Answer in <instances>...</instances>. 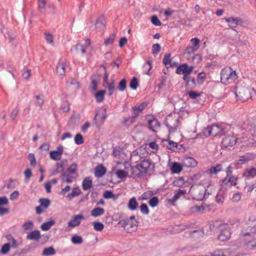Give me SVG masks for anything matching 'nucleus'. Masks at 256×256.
Here are the masks:
<instances>
[{
	"label": "nucleus",
	"instance_id": "nucleus-49",
	"mask_svg": "<svg viewBox=\"0 0 256 256\" xmlns=\"http://www.w3.org/2000/svg\"><path fill=\"white\" fill-rule=\"evenodd\" d=\"M170 54H166L163 59V63L166 68H169V65L170 64Z\"/></svg>",
	"mask_w": 256,
	"mask_h": 256
},
{
	"label": "nucleus",
	"instance_id": "nucleus-26",
	"mask_svg": "<svg viewBox=\"0 0 256 256\" xmlns=\"http://www.w3.org/2000/svg\"><path fill=\"white\" fill-rule=\"evenodd\" d=\"M72 178V174L68 173V172H65L62 174L61 179L62 182L71 183Z\"/></svg>",
	"mask_w": 256,
	"mask_h": 256
},
{
	"label": "nucleus",
	"instance_id": "nucleus-43",
	"mask_svg": "<svg viewBox=\"0 0 256 256\" xmlns=\"http://www.w3.org/2000/svg\"><path fill=\"white\" fill-rule=\"evenodd\" d=\"M72 242L74 244H80L83 242L82 238L78 235L74 236L71 239Z\"/></svg>",
	"mask_w": 256,
	"mask_h": 256
},
{
	"label": "nucleus",
	"instance_id": "nucleus-20",
	"mask_svg": "<svg viewBox=\"0 0 256 256\" xmlns=\"http://www.w3.org/2000/svg\"><path fill=\"white\" fill-rule=\"evenodd\" d=\"M256 176V168H246L243 173V176L246 178H254Z\"/></svg>",
	"mask_w": 256,
	"mask_h": 256
},
{
	"label": "nucleus",
	"instance_id": "nucleus-14",
	"mask_svg": "<svg viewBox=\"0 0 256 256\" xmlns=\"http://www.w3.org/2000/svg\"><path fill=\"white\" fill-rule=\"evenodd\" d=\"M230 234L229 226L226 229H221L220 234L218 236V238L219 240L222 242L227 240L230 238Z\"/></svg>",
	"mask_w": 256,
	"mask_h": 256
},
{
	"label": "nucleus",
	"instance_id": "nucleus-55",
	"mask_svg": "<svg viewBox=\"0 0 256 256\" xmlns=\"http://www.w3.org/2000/svg\"><path fill=\"white\" fill-rule=\"evenodd\" d=\"M129 224H130V228H126V230L128 232H130L134 231V230L136 229L138 226V222L136 220H134V222H132L130 224V223Z\"/></svg>",
	"mask_w": 256,
	"mask_h": 256
},
{
	"label": "nucleus",
	"instance_id": "nucleus-41",
	"mask_svg": "<svg viewBox=\"0 0 256 256\" xmlns=\"http://www.w3.org/2000/svg\"><path fill=\"white\" fill-rule=\"evenodd\" d=\"M140 112L136 110V108L134 107L133 108V116L132 118H128L127 119H126V123H128L129 121H130V122H132L134 120V118L138 117L140 115Z\"/></svg>",
	"mask_w": 256,
	"mask_h": 256
},
{
	"label": "nucleus",
	"instance_id": "nucleus-12",
	"mask_svg": "<svg viewBox=\"0 0 256 256\" xmlns=\"http://www.w3.org/2000/svg\"><path fill=\"white\" fill-rule=\"evenodd\" d=\"M228 226V224L224 222L223 220H217L213 222L212 226H211V228L213 230H221V229H226Z\"/></svg>",
	"mask_w": 256,
	"mask_h": 256
},
{
	"label": "nucleus",
	"instance_id": "nucleus-64",
	"mask_svg": "<svg viewBox=\"0 0 256 256\" xmlns=\"http://www.w3.org/2000/svg\"><path fill=\"white\" fill-rule=\"evenodd\" d=\"M151 20L152 23L155 26H159L161 25V22L156 16H152Z\"/></svg>",
	"mask_w": 256,
	"mask_h": 256
},
{
	"label": "nucleus",
	"instance_id": "nucleus-8",
	"mask_svg": "<svg viewBox=\"0 0 256 256\" xmlns=\"http://www.w3.org/2000/svg\"><path fill=\"white\" fill-rule=\"evenodd\" d=\"M152 165V163L149 160H144L136 166V169L142 174L147 172L148 168Z\"/></svg>",
	"mask_w": 256,
	"mask_h": 256
},
{
	"label": "nucleus",
	"instance_id": "nucleus-62",
	"mask_svg": "<svg viewBox=\"0 0 256 256\" xmlns=\"http://www.w3.org/2000/svg\"><path fill=\"white\" fill-rule=\"evenodd\" d=\"M160 46L158 44H154L152 46V52L154 54H156L160 50Z\"/></svg>",
	"mask_w": 256,
	"mask_h": 256
},
{
	"label": "nucleus",
	"instance_id": "nucleus-19",
	"mask_svg": "<svg viewBox=\"0 0 256 256\" xmlns=\"http://www.w3.org/2000/svg\"><path fill=\"white\" fill-rule=\"evenodd\" d=\"M225 20L229 23V26L231 28H236V26L238 24H240L242 23V20L238 18H234L233 17L226 18Z\"/></svg>",
	"mask_w": 256,
	"mask_h": 256
},
{
	"label": "nucleus",
	"instance_id": "nucleus-2",
	"mask_svg": "<svg viewBox=\"0 0 256 256\" xmlns=\"http://www.w3.org/2000/svg\"><path fill=\"white\" fill-rule=\"evenodd\" d=\"M212 186L206 188L202 185L192 186L190 188V192L194 199L196 200H202L206 196V192Z\"/></svg>",
	"mask_w": 256,
	"mask_h": 256
},
{
	"label": "nucleus",
	"instance_id": "nucleus-38",
	"mask_svg": "<svg viewBox=\"0 0 256 256\" xmlns=\"http://www.w3.org/2000/svg\"><path fill=\"white\" fill-rule=\"evenodd\" d=\"M55 254L56 250L52 246H50L48 248H45L42 252V254L43 256H49L54 255Z\"/></svg>",
	"mask_w": 256,
	"mask_h": 256
},
{
	"label": "nucleus",
	"instance_id": "nucleus-27",
	"mask_svg": "<svg viewBox=\"0 0 256 256\" xmlns=\"http://www.w3.org/2000/svg\"><path fill=\"white\" fill-rule=\"evenodd\" d=\"M138 203L135 197L131 198L128 203V207L131 210H134L137 209Z\"/></svg>",
	"mask_w": 256,
	"mask_h": 256
},
{
	"label": "nucleus",
	"instance_id": "nucleus-32",
	"mask_svg": "<svg viewBox=\"0 0 256 256\" xmlns=\"http://www.w3.org/2000/svg\"><path fill=\"white\" fill-rule=\"evenodd\" d=\"M44 36L48 44L52 46H54V36L52 34L46 32L44 33Z\"/></svg>",
	"mask_w": 256,
	"mask_h": 256
},
{
	"label": "nucleus",
	"instance_id": "nucleus-47",
	"mask_svg": "<svg viewBox=\"0 0 256 256\" xmlns=\"http://www.w3.org/2000/svg\"><path fill=\"white\" fill-rule=\"evenodd\" d=\"M138 86V83L137 78L134 77L130 80V86L132 90H136Z\"/></svg>",
	"mask_w": 256,
	"mask_h": 256
},
{
	"label": "nucleus",
	"instance_id": "nucleus-58",
	"mask_svg": "<svg viewBox=\"0 0 256 256\" xmlns=\"http://www.w3.org/2000/svg\"><path fill=\"white\" fill-rule=\"evenodd\" d=\"M77 171V166L76 164H72L68 168L66 172H68V173L72 174H74Z\"/></svg>",
	"mask_w": 256,
	"mask_h": 256
},
{
	"label": "nucleus",
	"instance_id": "nucleus-45",
	"mask_svg": "<svg viewBox=\"0 0 256 256\" xmlns=\"http://www.w3.org/2000/svg\"><path fill=\"white\" fill-rule=\"evenodd\" d=\"M94 229L96 231H102L104 228V225L102 223L94 222L92 223Z\"/></svg>",
	"mask_w": 256,
	"mask_h": 256
},
{
	"label": "nucleus",
	"instance_id": "nucleus-11",
	"mask_svg": "<svg viewBox=\"0 0 256 256\" xmlns=\"http://www.w3.org/2000/svg\"><path fill=\"white\" fill-rule=\"evenodd\" d=\"M84 218V216L79 214L74 216L71 220L68 222V226L74 228L80 225L81 220Z\"/></svg>",
	"mask_w": 256,
	"mask_h": 256
},
{
	"label": "nucleus",
	"instance_id": "nucleus-31",
	"mask_svg": "<svg viewBox=\"0 0 256 256\" xmlns=\"http://www.w3.org/2000/svg\"><path fill=\"white\" fill-rule=\"evenodd\" d=\"M94 24L95 30L97 31H101L104 27V24L103 20L102 18H98Z\"/></svg>",
	"mask_w": 256,
	"mask_h": 256
},
{
	"label": "nucleus",
	"instance_id": "nucleus-57",
	"mask_svg": "<svg viewBox=\"0 0 256 256\" xmlns=\"http://www.w3.org/2000/svg\"><path fill=\"white\" fill-rule=\"evenodd\" d=\"M140 208L142 214H149V209L146 204H142Z\"/></svg>",
	"mask_w": 256,
	"mask_h": 256
},
{
	"label": "nucleus",
	"instance_id": "nucleus-40",
	"mask_svg": "<svg viewBox=\"0 0 256 256\" xmlns=\"http://www.w3.org/2000/svg\"><path fill=\"white\" fill-rule=\"evenodd\" d=\"M152 68V62L148 60L144 64L142 67L143 72L144 74H148Z\"/></svg>",
	"mask_w": 256,
	"mask_h": 256
},
{
	"label": "nucleus",
	"instance_id": "nucleus-61",
	"mask_svg": "<svg viewBox=\"0 0 256 256\" xmlns=\"http://www.w3.org/2000/svg\"><path fill=\"white\" fill-rule=\"evenodd\" d=\"M86 48L84 45L78 44L76 46V49L78 52H81L82 54H85L86 51Z\"/></svg>",
	"mask_w": 256,
	"mask_h": 256
},
{
	"label": "nucleus",
	"instance_id": "nucleus-37",
	"mask_svg": "<svg viewBox=\"0 0 256 256\" xmlns=\"http://www.w3.org/2000/svg\"><path fill=\"white\" fill-rule=\"evenodd\" d=\"M182 170V166L177 162H174L171 167V170L174 174H179Z\"/></svg>",
	"mask_w": 256,
	"mask_h": 256
},
{
	"label": "nucleus",
	"instance_id": "nucleus-52",
	"mask_svg": "<svg viewBox=\"0 0 256 256\" xmlns=\"http://www.w3.org/2000/svg\"><path fill=\"white\" fill-rule=\"evenodd\" d=\"M61 110L64 112H68L70 110V104L66 100L64 101L61 105Z\"/></svg>",
	"mask_w": 256,
	"mask_h": 256
},
{
	"label": "nucleus",
	"instance_id": "nucleus-23",
	"mask_svg": "<svg viewBox=\"0 0 256 256\" xmlns=\"http://www.w3.org/2000/svg\"><path fill=\"white\" fill-rule=\"evenodd\" d=\"M34 104L38 106L41 107L44 102V94H40L35 95L34 96Z\"/></svg>",
	"mask_w": 256,
	"mask_h": 256
},
{
	"label": "nucleus",
	"instance_id": "nucleus-13",
	"mask_svg": "<svg viewBox=\"0 0 256 256\" xmlns=\"http://www.w3.org/2000/svg\"><path fill=\"white\" fill-rule=\"evenodd\" d=\"M160 124L158 120L155 118H152L148 120V128L154 132H156L160 128Z\"/></svg>",
	"mask_w": 256,
	"mask_h": 256
},
{
	"label": "nucleus",
	"instance_id": "nucleus-63",
	"mask_svg": "<svg viewBox=\"0 0 256 256\" xmlns=\"http://www.w3.org/2000/svg\"><path fill=\"white\" fill-rule=\"evenodd\" d=\"M198 49L194 47L193 46H188L184 50L185 54H191L194 52L196 51Z\"/></svg>",
	"mask_w": 256,
	"mask_h": 256
},
{
	"label": "nucleus",
	"instance_id": "nucleus-36",
	"mask_svg": "<svg viewBox=\"0 0 256 256\" xmlns=\"http://www.w3.org/2000/svg\"><path fill=\"white\" fill-rule=\"evenodd\" d=\"M54 224L55 222L53 220L45 222L41 225L40 228L44 231L48 230Z\"/></svg>",
	"mask_w": 256,
	"mask_h": 256
},
{
	"label": "nucleus",
	"instance_id": "nucleus-16",
	"mask_svg": "<svg viewBox=\"0 0 256 256\" xmlns=\"http://www.w3.org/2000/svg\"><path fill=\"white\" fill-rule=\"evenodd\" d=\"M253 158L254 156L252 154H246L244 156H240L239 159L236 160V164L238 165L246 164Z\"/></svg>",
	"mask_w": 256,
	"mask_h": 256
},
{
	"label": "nucleus",
	"instance_id": "nucleus-6",
	"mask_svg": "<svg viewBox=\"0 0 256 256\" xmlns=\"http://www.w3.org/2000/svg\"><path fill=\"white\" fill-rule=\"evenodd\" d=\"M38 202L40 205L36 208V212L38 214H40L44 210L47 209L50 204L48 198H41L39 199Z\"/></svg>",
	"mask_w": 256,
	"mask_h": 256
},
{
	"label": "nucleus",
	"instance_id": "nucleus-50",
	"mask_svg": "<svg viewBox=\"0 0 256 256\" xmlns=\"http://www.w3.org/2000/svg\"><path fill=\"white\" fill-rule=\"evenodd\" d=\"M106 84L107 85L106 86L108 87V88L109 94L110 96L112 95L115 90L114 82L113 81L111 83H110V84L108 83V84Z\"/></svg>",
	"mask_w": 256,
	"mask_h": 256
},
{
	"label": "nucleus",
	"instance_id": "nucleus-34",
	"mask_svg": "<svg viewBox=\"0 0 256 256\" xmlns=\"http://www.w3.org/2000/svg\"><path fill=\"white\" fill-rule=\"evenodd\" d=\"M116 35V32H113L112 34H110L109 37L104 39V44L106 46L112 44L114 41Z\"/></svg>",
	"mask_w": 256,
	"mask_h": 256
},
{
	"label": "nucleus",
	"instance_id": "nucleus-51",
	"mask_svg": "<svg viewBox=\"0 0 256 256\" xmlns=\"http://www.w3.org/2000/svg\"><path fill=\"white\" fill-rule=\"evenodd\" d=\"M38 9L40 11L46 10V0H38Z\"/></svg>",
	"mask_w": 256,
	"mask_h": 256
},
{
	"label": "nucleus",
	"instance_id": "nucleus-1",
	"mask_svg": "<svg viewBox=\"0 0 256 256\" xmlns=\"http://www.w3.org/2000/svg\"><path fill=\"white\" fill-rule=\"evenodd\" d=\"M252 92L256 93L254 88L238 86L236 88V96L242 102H246L251 98Z\"/></svg>",
	"mask_w": 256,
	"mask_h": 256
},
{
	"label": "nucleus",
	"instance_id": "nucleus-22",
	"mask_svg": "<svg viewBox=\"0 0 256 256\" xmlns=\"http://www.w3.org/2000/svg\"><path fill=\"white\" fill-rule=\"evenodd\" d=\"M40 238V232L38 230H34L30 232L26 236L27 240L35 241H38Z\"/></svg>",
	"mask_w": 256,
	"mask_h": 256
},
{
	"label": "nucleus",
	"instance_id": "nucleus-59",
	"mask_svg": "<svg viewBox=\"0 0 256 256\" xmlns=\"http://www.w3.org/2000/svg\"><path fill=\"white\" fill-rule=\"evenodd\" d=\"M190 42H192L194 47L196 48V49H198L200 48V41L198 38H193L190 40Z\"/></svg>",
	"mask_w": 256,
	"mask_h": 256
},
{
	"label": "nucleus",
	"instance_id": "nucleus-53",
	"mask_svg": "<svg viewBox=\"0 0 256 256\" xmlns=\"http://www.w3.org/2000/svg\"><path fill=\"white\" fill-rule=\"evenodd\" d=\"M10 243H6L4 244L1 249L0 252L5 254H6L10 250Z\"/></svg>",
	"mask_w": 256,
	"mask_h": 256
},
{
	"label": "nucleus",
	"instance_id": "nucleus-18",
	"mask_svg": "<svg viewBox=\"0 0 256 256\" xmlns=\"http://www.w3.org/2000/svg\"><path fill=\"white\" fill-rule=\"evenodd\" d=\"M113 156L116 158L120 159V160H124L125 158L126 154L124 152V150L122 148L118 147H116L114 148L113 152H112Z\"/></svg>",
	"mask_w": 256,
	"mask_h": 256
},
{
	"label": "nucleus",
	"instance_id": "nucleus-10",
	"mask_svg": "<svg viewBox=\"0 0 256 256\" xmlns=\"http://www.w3.org/2000/svg\"><path fill=\"white\" fill-rule=\"evenodd\" d=\"M194 70L193 66H189L186 64H184L179 66L176 71L177 74H190Z\"/></svg>",
	"mask_w": 256,
	"mask_h": 256
},
{
	"label": "nucleus",
	"instance_id": "nucleus-56",
	"mask_svg": "<svg viewBox=\"0 0 256 256\" xmlns=\"http://www.w3.org/2000/svg\"><path fill=\"white\" fill-rule=\"evenodd\" d=\"M116 176L118 178H122L128 176V172L124 170H118L116 172Z\"/></svg>",
	"mask_w": 256,
	"mask_h": 256
},
{
	"label": "nucleus",
	"instance_id": "nucleus-44",
	"mask_svg": "<svg viewBox=\"0 0 256 256\" xmlns=\"http://www.w3.org/2000/svg\"><path fill=\"white\" fill-rule=\"evenodd\" d=\"M159 202V199L157 196H154L148 202L149 205L152 207H156L158 206Z\"/></svg>",
	"mask_w": 256,
	"mask_h": 256
},
{
	"label": "nucleus",
	"instance_id": "nucleus-24",
	"mask_svg": "<svg viewBox=\"0 0 256 256\" xmlns=\"http://www.w3.org/2000/svg\"><path fill=\"white\" fill-rule=\"evenodd\" d=\"M82 193L81 190L78 187L72 188V192L68 194L66 196L68 200H72L74 198L80 195Z\"/></svg>",
	"mask_w": 256,
	"mask_h": 256
},
{
	"label": "nucleus",
	"instance_id": "nucleus-39",
	"mask_svg": "<svg viewBox=\"0 0 256 256\" xmlns=\"http://www.w3.org/2000/svg\"><path fill=\"white\" fill-rule=\"evenodd\" d=\"M196 86V82L194 78H189L186 83V86L188 89L194 88Z\"/></svg>",
	"mask_w": 256,
	"mask_h": 256
},
{
	"label": "nucleus",
	"instance_id": "nucleus-7",
	"mask_svg": "<svg viewBox=\"0 0 256 256\" xmlns=\"http://www.w3.org/2000/svg\"><path fill=\"white\" fill-rule=\"evenodd\" d=\"M237 138L233 135H229L225 137L222 142V147L224 148L228 146H234L236 142Z\"/></svg>",
	"mask_w": 256,
	"mask_h": 256
},
{
	"label": "nucleus",
	"instance_id": "nucleus-29",
	"mask_svg": "<svg viewBox=\"0 0 256 256\" xmlns=\"http://www.w3.org/2000/svg\"><path fill=\"white\" fill-rule=\"evenodd\" d=\"M222 166L221 164H218L216 166H212L208 169L209 173L210 175L213 176L217 174L218 172L222 170Z\"/></svg>",
	"mask_w": 256,
	"mask_h": 256
},
{
	"label": "nucleus",
	"instance_id": "nucleus-21",
	"mask_svg": "<svg viewBox=\"0 0 256 256\" xmlns=\"http://www.w3.org/2000/svg\"><path fill=\"white\" fill-rule=\"evenodd\" d=\"M106 172V168L102 164L98 165L95 168L94 175L97 178H100L104 176Z\"/></svg>",
	"mask_w": 256,
	"mask_h": 256
},
{
	"label": "nucleus",
	"instance_id": "nucleus-17",
	"mask_svg": "<svg viewBox=\"0 0 256 256\" xmlns=\"http://www.w3.org/2000/svg\"><path fill=\"white\" fill-rule=\"evenodd\" d=\"M66 64L64 62H60L56 68V74L60 76H64L66 72Z\"/></svg>",
	"mask_w": 256,
	"mask_h": 256
},
{
	"label": "nucleus",
	"instance_id": "nucleus-28",
	"mask_svg": "<svg viewBox=\"0 0 256 256\" xmlns=\"http://www.w3.org/2000/svg\"><path fill=\"white\" fill-rule=\"evenodd\" d=\"M104 212V209L100 207H96L91 211V216L97 217L102 215Z\"/></svg>",
	"mask_w": 256,
	"mask_h": 256
},
{
	"label": "nucleus",
	"instance_id": "nucleus-4",
	"mask_svg": "<svg viewBox=\"0 0 256 256\" xmlns=\"http://www.w3.org/2000/svg\"><path fill=\"white\" fill-rule=\"evenodd\" d=\"M224 133V129L218 126L212 125L210 128H207L204 131V134L206 136H216L218 135H222Z\"/></svg>",
	"mask_w": 256,
	"mask_h": 256
},
{
	"label": "nucleus",
	"instance_id": "nucleus-46",
	"mask_svg": "<svg viewBox=\"0 0 256 256\" xmlns=\"http://www.w3.org/2000/svg\"><path fill=\"white\" fill-rule=\"evenodd\" d=\"M74 142L76 144L80 145L84 143V140L82 135L77 134L74 137Z\"/></svg>",
	"mask_w": 256,
	"mask_h": 256
},
{
	"label": "nucleus",
	"instance_id": "nucleus-15",
	"mask_svg": "<svg viewBox=\"0 0 256 256\" xmlns=\"http://www.w3.org/2000/svg\"><path fill=\"white\" fill-rule=\"evenodd\" d=\"M182 164L187 168H194L196 166L197 162L193 158L188 157L182 159Z\"/></svg>",
	"mask_w": 256,
	"mask_h": 256
},
{
	"label": "nucleus",
	"instance_id": "nucleus-9",
	"mask_svg": "<svg viewBox=\"0 0 256 256\" xmlns=\"http://www.w3.org/2000/svg\"><path fill=\"white\" fill-rule=\"evenodd\" d=\"M64 148L62 145L57 147V150L51 151L50 153V156L52 160H58L61 159L62 155L63 153Z\"/></svg>",
	"mask_w": 256,
	"mask_h": 256
},
{
	"label": "nucleus",
	"instance_id": "nucleus-33",
	"mask_svg": "<svg viewBox=\"0 0 256 256\" xmlns=\"http://www.w3.org/2000/svg\"><path fill=\"white\" fill-rule=\"evenodd\" d=\"M205 207L202 206H194L190 208V212L192 214L201 212L205 210Z\"/></svg>",
	"mask_w": 256,
	"mask_h": 256
},
{
	"label": "nucleus",
	"instance_id": "nucleus-60",
	"mask_svg": "<svg viewBox=\"0 0 256 256\" xmlns=\"http://www.w3.org/2000/svg\"><path fill=\"white\" fill-rule=\"evenodd\" d=\"M190 98L192 99H196L198 97H200L201 95L200 93L196 92L194 91H190L188 93Z\"/></svg>",
	"mask_w": 256,
	"mask_h": 256
},
{
	"label": "nucleus",
	"instance_id": "nucleus-48",
	"mask_svg": "<svg viewBox=\"0 0 256 256\" xmlns=\"http://www.w3.org/2000/svg\"><path fill=\"white\" fill-rule=\"evenodd\" d=\"M154 195L152 191L148 190L144 192L141 196L140 199L142 200H146L151 198Z\"/></svg>",
	"mask_w": 256,
	"mask_h": 256
},
{
	"label": "nucleus",
	"instance_id": "nucleus-35",
	"mask_svg": "<svg viewBox=\"0 0 256 256\" xmlns=\"http://www.w3.org/2000/svg\"><path fill=\"white\" fill-rule=\"evenodd\" d=\"M106 92V90H102L98 91L95 94L94 96L97 102H101L104 100Z\"/></svg>",
	"mask_w": 256,
	"mask_h": 256
},
{
	"label": "nucleus",
	"instance_id": "nucleus-5",
	"mask_svg": "<svg viewBox=\"0 0 256 256\" xmlns=\"http://www.w3.org/2000/svg\"><path fill=\"white\" fill-rule=\"evenodd\" d=\"M165 124L168 128L170 132H174L179 126V120L178 118L169 116L166 118Z\"/></svg>",
	"mask_w": 256,
	"mask_h": 256
},
{
	"label": "nucleus",
	"instance_id": "nucleus-30",
	"mask_svg": "<svg viewBox=\"0 0 256 256\" xmlns=\"http://www.w3.org/2000/svg\"><path fill=\"white\" fill-rule=\"evenodd\" d=\"M236 178L232 176H226L222 181V184H226L228 183H230V186H235L236 184Z\"/></svg>",
	"mask_w": 256,
	"mask_h": 256
},
{
	"label": "nucleus",
	"instance_id": "nucleus-42",
	"mask_svg": "<svg viewBox=\"0 0 256 256\" xmlns=\"http://www.w3.org/2000/svg\"><path fill=\"white\" fill-rule=\"evenodd\" d=\"M126 80L125 78H123L119 82L118 88L120 92H124L126 89Z\"/></svg>",
	"mask_w": 256,
	"mask_h": 256
},
{
	"label": "nucleus",
	"instance_id": "nucleus-25",
	"mask_svg": "<svg viewBox=\"0 0 256 256\" xmlns=\"http://www.w3.org/2000/svg\"><path fill=\"white\" fill-rule=\"evenodd\" d=\"M92 186V180L90 177L86 178L82 182V189L84 190H89Z\"/></svg>",
	"mask_w": 256,
	"mask_h": 256
},
{
	"label": "nucleus",
	"instance_id": "nucleus-54",
	"mask_svg": "<svg viewBox=\"0 0 256 256\" xmlns=\"http://www.w3.org/2000/svg\"><path fill=\"white\" fill-rule=\"evenodd\" d=\"M224 198L223 193L218 192L216 198V202L218 204H222L224 201Z\"/></svg>",
	"mask_w": 256,
	"mask_h": 256
},
{
	"label": "nucleus",
	"instance_id": "nucleus-3",
	"mask_svg": "<svg viewBox=\"0 0 256 256\" xmlns=\"http://www.w3.org/2000/svg\"><path fill=\"white\" fill-rule=\"evenodd\" d=\"M237 78L238 76L236 72L230 67L224 68L221 71L220 80L224 84H226L234 80Z\"/></svg>",
	"mask_w": 256,
	"mask_h": 256
}]
</instances>
